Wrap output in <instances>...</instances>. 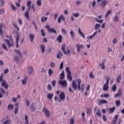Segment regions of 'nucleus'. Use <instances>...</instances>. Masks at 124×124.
Segmentation results:
<instances>
[{"mask_svg":"<svg viewBox=\"0 0 124 124\" xmlns=\"http://www.w3.org/2000/svg\"><path fill=\"white\" fill-rule=\"evenodd\" d=\"M76 82H77L78 88V90H80L81 92H84L85 90V86L83 84H82L81 86V83L82 82V80L80 78L76 79V80H73L72 81V86L75 90L77 89V85L76 84Z\"/></svg>","mask_w":124,"mask_h":124,"instance_id":"obj_1","label":"nucleus"},{"mask_svg":"<svg viewBox=\"0 0 124 124\" xmlns=\"http://www.w3.org/2000/svg\"><path fill=\"white\" fill-rule=\"evenodd\" d=\"M0 82H1V85L4 88L8 89L9 85L7 84V82H6L5 80L3 79L2 75L0 76Z\"/></svg>","mask_w":124,"mask_h":124,"instance_id":"obj_2","label":"nucleus"},{"mask_svg":"<svg viewBox=\"0 0 124 124\" xmlns=\"http://www.w3.org/2000/svg\"><path fill=\"white\" fill-rule=\"evenodd\" d=\"M110 80V77H108L107 78L106 83L104 84L103 90L104 91H108L109 89V82Z\"/></svg>","mask_w":124,"mask_h":124,"instance_id":"obj_3","label":"nucleus"},{"mask_svg":"<svg viewBox=\"0 0 124 124\" xmlns=\"http://www.w3.org/2000/svg\"><path fill=\"white\" fill-rule=\"evenodd\" d=\"M46 28L47 29L48 32H54L55 34H57V31L54 29V28H50V26L49 25H46Z\"/></svg>","mask_w":124,"mask_h":124,"instance_id":"obj_4","label":"nucleus"},{"mask_svg":"<svg viewBox=\"0 0 124 124\" xmlns=\"http://www.w3.org/2000/svg\"><path fill=\"white\" fill-rule=\"evenodd\" d=\"M66 70L67 72V78L68 79H69L70 80V81H72V76H71V72L70 71V69L69 68V67H66Z\"/></svg>","mask_w":124,"mask_h":124,"instance_id":"obj_5","label":"nucleus"},{"mask_svg":"<svg viewBox=\"0 0 124 124\" xmlns=\"http://www.w3.org/2000/svg\"><path fill=\"white\" fill-rule=\"evenodd\" d=\"M43 112H44L46 117H50V111H49V109L48 108H46L45 107H43L42 108Z\"/></svg>","mask_w":124,"mask_h":124,"instance_id":"obj_6","label":"nucleus"},{"mask_svg":"<svg viewBox=\"0 0 124 124\" xmlns=\"http://www.w3.org/2000/svg\"><path fill=\"white\" fill-rule=\"evenodd\" d=\"M29 79V77L26 75L24 76L23 79L21 80V83L22 85H27L28 83V80Z\"/></svg>","mask_w":124,"mask_h":124,"instance_id":"obj_7","label":"nucleus"},{"mask_svg":"<svg viewBox=\"0 0 124 124\" xmlns=\"http://www.w3.org/2000/svg\"><path fill=\"white\" fill-rule=\"evenodd\" d=\"M20 40V34L17 32L16 36V48H19L18 43Z\"/></svg>","mask_w":124,"mask_h":124,"instance_id":"obj_8","label":"nucleus"},{"mask_svg":"<svg viewBox=\"0 0 124 124\" xmlns=\"http://www.w3.org/2000/svg\"><path fill=\"white\" fill-rule=\"evenodd\" d=\"M59 83L63 87H66V86H67V82L66 80H60Z\"/></svg>","mask_w":124,"mask_h":124,"instance_id":"obj_9","label":"nucleus"},{"mask_svg":"<svg viewBox=\"0 0 124 124\" xmlns=\"http://www.w3.org/2000/svg\"><path fill=\"white\" fill-rule=\"evenodd\" d=\"M76 48L78 52L79 53L81 51V49L84 48V46L83 45V44H77Z\"/></svg>","mask_w":124,"mask_h":124,"instance_id":"obj_10","label":"nucleus"},{"mask_svg":"<svg viewBox=\"0 0 124 124\" xmlns=\"http://www.w3.org/2000/svg\"><path fill=\"white\" fill-rule=\"evenodd\" d=\"M105 62H106L105 59H103L102 62L99 63V65L101 66L102 69H106Z\"/></svg>","mask_w":124,"mask_h":124,"instance_id":"obj_11","label":"nucleus"},{"mask_svg":"<svg viewBox=\"0 0 124 124\" xmlns=\"http://www.w3.org/2000/svg\"><path fill=\"white\" fill-rule=\"evenodd\" d=\"M62 20L64 21H65V17L63 16L62 14L59 16V17L58 18V22L60 23H62Z\"/></svg>","mask_w":124,"mask_h":124,"instance_id":"obj_12","label":"nucleus"},{"mask_svg":"<svg viewBox=\"0 0 124 124\" xmlns=\"http://www.w3.org/2000/svg\"><path fill=\"white\" fill-rule=\"evenodd\" d=\"M5 41L7 43L8 46L10 48V47L14 46V42H10L8 39H5Z\"/></svg>","mask_w":124,"mask_h":124,"instance_id":"obj_13","label":"nucleus"},{"mask_svg":"<svg viewBox=\"0 0 124 124\" xmlns=\"http://www.w3.org/2000/svg\"><path fill=\"white\" fill-rule=\"evenodd\" d=\"M33 71H34V69L33 66L31 65L28 67V69L27 70L28 73H29V74H31L32 73H33Z\"/></svg>","mask_w":124,"mask_h":124,"instance_id":"obj_14","label":"nucleus"},{"mask_svg":"<svg viewBox=\"0 0 124 124\" xmlns=\"http://www.w3.org/2000/svg\"><path fill=\"white\" fill-rule=\"evenodd\" d=\"M60 98L62 100H64L65 98V93L64 92H61L60 94Z\"/></svg>","mask_w":124,"mask_h":124,"instance_id":"obj_15","label":"nucleus"},{"mask_svg":"<svg viewBox=\"0 0 124 124\" xmlns=\"http://www.w3.org/2000/svg\"><path fill=\"white\" fill-rule=\"evenodd\" d=\"M122 94V91L121 89H119L118 91H117V93H115V95H114L115 97H117L118 96H120Z\"/></svg>","mask_w":124,"mask_h":124,"instance_id":"obj_16","label":"nucleus"},{"mask_svg":"<svg viewBox=\"0 0 124 124\" xmlns=\"http://www.w3.org/2000/svg\"><path fill=\"white\" fill-rule=\"evenodd\" d=\"M5 29V27L4 25H3V24H0V34H1V35H2L3 34L2 30Z\"/></svg>","mask_w":124,"mask_h":124,"instance_id":"obj_17","label":"nucleus"},{"mask_svg":"<svg viewBox=\"0 0 124 124\" xmlns=\"http://www.w3.org/2000/svg\"><path fill=\"white\" fill-rule=\"evenodd\" d=\"M35 38V35L33 33H30L29 34V39L31 42H33V40Z\"/></svg>","mask_w":124,"mask_h":124,"instance_id":"obj_18","label":"nucleus"},{"mask_svg":"<svg viewBox=\"0 0 124 124\" xmlns=\"http://www.w3.org/2000/svg\"><path fill=\"white\" fill-rule=\"evenodd\" d=\"M24 16L25 17H26L27 20H30L29 11L28 9H27V10L26 11Z\"/></svg>","mask_w":124,"mask_h":124,"instance_id":"obj_19","label":"nucleus"},{"mask_svg":"<svg viewBox=\"0 0 124 124\" xmlns=\"http://www.w3.org/2000/svg\"><path fill=\"white\" fill-rule=\"evenodd\" d=\"M54 96V93H47V97L51 100Z\"/></svg>","mask_w":124,"mask_h":124,"instance_id":"obj_20","label":"nucleus"},{"mask_svg":"<svg viewBox=\"0 0 124 124\" xmlns=\"http://www.w3.org/2000/svg\"><path fill=\"white\" fill-rule=\"evenodd\" d=\"M40 49H41L42 53H45L46 49V46L44 45V44H41L40 45Z\"/></svg>","mask_w":124,"mask_h":124,"instance_id":"obj_21","label":"nucleus"},{"mask_svg":"<svg viewBox=\"0 0 124 124\" xmlns=\"http://www.w3.org/2000/svg\"><path fill=\"white\" fill-rule=\"evenodd\" d=\"M97 31H94V32H93V34H91V35H89V36H87V38H88V39H93V37H94V36H95L97 34Z\"/></svg>","mask_w":124,"mask_h":124,"instance_id":"obj_22","label":"nucleus"},{"mask_svg":"<svg viewBox=\"0 0 124 124\" xmlns=\"http://www.w3.org/2000/svg\"><path fill=\"white\" fill-rule=\"evenodd\" d=\"M94 110L97 111L96 114L97 115L98 117H101V112L100 109H98V108L96 107V108H94Z\"/></svg>","mask_w":124,"mask_h":124,"instance_id":"obj_23","label":"nucleus"},{"mask_svg":"<svg viewBox=\"0 0 124 124\" xmlns=\"http://www.w3.org/2000/svg\"><path fill=\"white\" fill-rule=\"evenodd\" d=\"M54 70L52 68H48V74L49 76H52L54 74Z\"/></svg>","mask_w":124,"mask_h":124,"instance_id":"obj_24","label":"nucleus"},{"mask_svg":"<svg viewBox=\"0 0 124 124\" xmlns=\"http://www.w3.org/2000/svg\"><path fill=\"white\" fill-rule=\"evenodd\" d=\"M107 3H108V2H107V0H103L102 1V2L101 3V6L103 8H104L106 6Z\"/></svg>","mask_w":124,"mask_h":124,"instance_id":"obj_25","label":"nucleus"},{"mask_svg":"<svg viewBox=\"0 0 124 124\" xmlns=\"http://www.w3.org/2000/svg\"><path fill=\"white\" fill-rule=\"evenodd\" d=\"M122 74H119L118 75V76H117V78L116 79V81L117 82V83H120V82H121V80H122Z\"/></svg>","mask_w":124,"mask_h":124,"instance_id":"obj_26","label":"nucleus"},{"mask_svg":"<svg viewBox=\"0 0 124 124\" xmlns=\"http://www.w3.org/2000/svg\"><path fill=\"white\" fill-rule=\"evenodd\" d=\"M57 40L58 42L62 43V34H59L58 37H57Z\"/></svg>","mask_w":124,"mask_h":124,"instance_id":"obj_27","label":"nucleus"},{"mask_svg":"<svg viewBox=\"0 0 124 124\" xmlns=\"http://www.w3.org/2000/svg\"><path fill=\"white\" fill-rule=\"evenodd\" d=\"M15 107L14 105H12V104H9V105L7 106V109L8 110H12V109H14Z\"/></svg>","mask_w":124,"mask_h":124,"instance_id":"obj_28","label":"nucleus"},{"mask_svg":"<svg viewBox=\"0 0 124 124\" xmlns=\"http://www.w3.org/2000/svg\"><path fill=\"white\" fill-rule=\"evenodd\" d=\"M64 77H65L64 71V70H62L60 74V79L61 80H62L64 79Z\"/></svg>","mask_w":124,"mask_h":124,"instance_id":"obj_29","label":"nucleus"},{"mask_svg":"<svg viewBox=\"0 0 124 124\" xmlns=\"http://www.w3.org/2000/svg\"><path fill=\"white\" fill-rule=\"evenodd\" d=\"M70 34L71 35V36L72 38H74L75 37V33L74 32V31L73 30H71L70 31Z\"/></svg>","mask_w":124,"mask_h":124,"instance_id":"obj_30","label":"nucleus"},{"mask_svg":"<svg viewBox=\"0 0 124 124\" xmlns=\"http://www.w3.org/2000/svg\"><path fill=\"white\" fill-rule=\"evenodd\" d=\"M30 109L32 112H34L35 111V107L34 104H32L30 107Z\"/></svg>","mask_w":124,"mask_h":124,"instance_id":"obj_31","label":"nucleus"},{"mask_svg":"<svg viewBox=\"0 0 124 124\" xmlns=\"http://www.w3.org/2000/svg\"><path fill=\"white\" fill-rule=\"evenodd\" d=\"M111 13H112V10H111L110 9L108 10L107 11V13L105 15L106 18H108V16H109L110 14H111Z\"/></svg>","mask_w":124,"mask_h":124,"instance_id":"obj_32","label":"nucleus"},{"mask_svg":"<svg viewBox=\"0 0 124 124\" xmlns=\"http://www.w3.org/2000/svg\"><path fill=\"white\" fill-rule=\"evenodd\" d=\"M86 111L87 115L89 116V115H91L92 113V108H87Z\"/></svg>","mask_w":124,"mask_h":124,"instance_id":"obj_33","label":"nucleus"},{"mask_svg":"<svg viewBox=\"0 0 124 124\" xmlns=\"http://www.w3.org/2000/svg\"><path fill=\"white\" fill-rule=\"evenodd\" d=\"M113 21H114V22H119V16H118V15H116L115 16H114V17H113Z\"/></svg>","mask_w":124,"mask_h":124,"instance_id":"obj_34","label":"nucleus"},{"mask_svg":"<svg viewBox=\"0 0 124 124\" xmlns=\"http://www.w3.org/2000/svg\"><path fill=\"white\" fill-rule=\"evenodd\" d=\"M62 52H61V51H59L57 56V59H61V58H62Z\"/></svg>","mask_w":124,"mask_h":124,"instance_id":"obj_35","label":"nucleus"},{"mask_svg":"<svg viewBox=\"0 0 124 124\" xmlns=\"http://www.w3.org/2000/svg\"><path fill=\"white\" fill-rule=\"evenodd\" d=\"M48 19V17H41V21L42 23H44L45 22H46Z\"/></svg>","mask_w":124,"mask_h":124,"instance_id":"obj_36","label":"nucleus"},{"mask_svg":"<svg viewBox=\"0 0 124 124\" xmlns=\"http://www.w3.org/2000/svg\"><path fill=\"white\" fill-rule=\"evenodd\" d=\"M2 48L4 49V50L8 51V49L7 48V45L5 44V43H2Z\"/></svg>","mask_w":124,"mask_h":124,"instance_id":"obj_37","label":"nucleus"},{"mask_svg":"<svg viewBox=\"0 0 124 124\" xmlns=\"http://www.w3.org/2000/svg\"><path fill=\"white\" fill-rule=\"evenodd\" d=\"M78 31V33H79V34H80V35H81L82 37L85 38V35L84 34H83V32H82V31H81V29H80V28H79Z\"/></svg>","mask_w":124,"mask_h":124,"instance_id":"obj_38","label":"nucleus"},{"mask_svg":"<svg viewBox=\"0 0 124 124\" xmlns=\"http://www.w3.org/2000/svg\"><path fill=\"white\" fill-rule=\"evenodd\" d=\"M111 89L113 92H116L117 91V86L116 84H114L111 88Z\"/></svg>","mask_w":124,"mask_h":124,"instance_id":"obj_39","label":"nucleus"},{"mask_svg":"<svg viewBox=\"0 0 124 124\" xmlns=\"http://www.w3.org/2000/svg\"><path fill=\"white\" fill-rule=\"evenodd\" d=\"M36 3H37V5H38V6H41L42 4V0H37L36 1Z\"/></svg>","mask_w":124,"mask_h":124,"instance_id":"obj_40","label":"nucleus"},{"mask_svg":"<svg viewBox=\"0 0 124 124\" xmlns=\"http://www.w3.org/2000/svg\"><path fill=\"white\" fill-rule=\"evenodd\" d=\"M95 19L96 22H97V23H100V24H102V23H103V22L104 21L103 19L99 20V19H98V18H95Z\"/></svg>","mask_w":124,"mask_h":124,"instance_id":"obj_41","label":"nucleus"},{"mask_svg":"<svg viewBox=\"0 0 124 124\" xmlns=\"http://www.w3.org/2000/svg\"><path fill=\"white\" fill-rule=\"evenodd\" d=\"M11 119H8L7 120H6V121H4L2 124H11Z\"/></svg>","mask_w":124,"mask_h":124,"instance_id":"obj_42","label":"nucleus"},{"mask_svg":"<svg viewBox=\"0 0 124 124\" xmlns=\"http://www.w3.org/2000/svg\"><path fill=\"white\" fill-rule=\"evenodd\" d=\"M100 26H101L100 24H96L95 25V28H94V29L95 30V31H96L97 30H98V29L100 28Z\"/></svg>","mask_w":124,"mask_h":124,"instance_id":"obj_43","label":"nucleus"},{"mask_svg":"<svg viewBox=\"0 0 124 124\" xmlns=\"http://www.w3.org/2000/svg\"><path fill=\"white\" fill-rule=\"evenodd\" d=\"M99 103H100V104H102V103H108V101L106 99H101L99 101Z\"/></svg>","mask_w":124,"mask_h":124,"instance_id":"obj_44","label":"nucleus"},{"mask_svg":"<svg viewBox=\"0 0 124 124\" xmlns=\"http://www.w3.org/2000/svg\"><path fill=\"white\" fill-rule=\"evenodd\" d=\"M65 47H66V45L65 44H63L62 45V50L64 54H66Z\"/></svg>","mask_w":124,"mask_h":124,"instance_id":"obj_45","label":"nucleus"},{"mask_svg":"<svg viewBox=\"0 0 124 124\" xmlns=\"http://www.w3.org/2000/svg\"><path fill=\"white\" fill-rule=\"evenodd\" d=\"M109 113L110 114H112V113H113V112H114L115 110V108H109Z\"/></svg>","mask_w":124,"mask_h":124,"instance_id":"obj_46","label":"nucleus"},{"mask_svg":"<svg viewBox=\"0 0 124 124\" xmlns=\"http://www.w3.org/2000/svg\"><path fill=\"white\" fill-rule=\"evenodd\" d=\"M50 67H51L52 68H53L54 67H55V66H56L55 62H50Z\"/></svg>","mask_w":124,"mask_h":124,"instance_id":"obj_47","label":"nucleus"},{"mask_svg":"<svg viewBox=\"0 0 124 124\" xmlns=\"http://www.w3.org/2000/svg\"><path fill=\"white\" fill-rule=\"evenodd\" d=\"M25 124H29V118L28 115H25ZM31 124V123H30Z\"/></svg>","mask_w":124,"mask_h":124,"instance_id":"obj_48","label":"nucleus"},{"mask_svg":"<svg viewBox=\"0 0 124 124\" xmlns=\"http://www.w3.org/2000/svg\"><path fill=\"white\" fill-rule=\"evenodd\" d=\"M15 51L19 55L20 57H21V56H22V54L21 53L20 50L16 49L15 50Z\"/></svg>","mask_w":124,"mask_h":124,"instance_id":"obj_49","label":"nucleus"},{"mask_svg":"<svg viewBox=\"0 0 124 124\" xmlns=\"http://www.w3.org/2000/svg\"><path fill=\"white\" fill-rule=\"evenodd\" d=\"M63 62H62L60 64L59 68L60 69H62L63 68Z\"/></svg>","mask_w":124,"mask_h":124,"instance_id":"obj_50","label":"nucleus"},{"mask_svg":"<svg viewBox=\"0 0 124 124\" xmlns=\"http://www.w3.org/2000/svg\"><path fill=\"white\" fill-rule=\"evenodd\" d=\"M17 20L18 21V23H19V25H23V21L22 19H21L20 18H18L17 19Z\"/></svg>","mask_w":124,"mask_h":124,"instance_id":"obj_51","label":"nucleus"},{"mask_svg":"<svg viewBox=\"0 0 124 124\" xmlns=\"http://www.w3.org/2000/svg\"><path fill=\"white\" fill-rule=\"evenodd\" d=\"M89 77H90V78H94V76L93 72H92V71H91V72L90 73Z\"/></svg>","mask_w":124,"mask_h":124,"instance_id":"obj_52","label":"nucleus"},{"mask_svg":"<svg viewBox=\"0 0 124 124\" xmlns=\"http://www.w3.org/2000/svg\"><path fill=\"white\" fill-rule=\"evenodd\" d=\"M0 90L1 92L2 93H3V94H5L6 92L3 88H0Z\"/></svg>","mask_w":124,"mask_h":124,"instance_id":"obj_53","label":"nucleus"},{"mask_svg":"<svg viewBox=\"0 0 124 124\" xmlns=\"http://www.w3.org/2000/svg\"><path fill=\"white\" fill-rule=\"evenodd\" d=\"M73 16H74V17H79V16H80V13H79V12H78L77 13H74L73 14Z\"/></svg>","mask_w":124,"mask_h":124,"instance_id":"obj_54","label":"nucleus"},{"mask_svg":"<svg viewBox=\"0 0 124 124\" xmlns=\"http://www.w3.org/2000/svg\"><path fill=\"white\" fill-rule=\"evenodd\" d=\"M10 4H11V8L13 10H16V6L14 4H13V3H11Z\"/></svg>","mask_w":124,"mask_h":124,"instance_id":"obj_55","label":"nucleus"},{"mask_svg":"<svg viewBox=\"0 0 124 124\" xmlns=\"http://www.w3.org/2000/svg\"><path fill=\"white\" fill-rule=\"evenodd\" d=\"M74 123H75V119L74 118H73V117H72L70 119V124H74Z\"/></svg>","mask_w":124,"mask_h":124,"instance_id":"obj_56","label":"nucleus"},{"mask_svg":"<svg viewBox=\"0 0 124 124\" xmlns=\"http://www.w3.org/2000/svg\"><path fill=\"white\" fill-rule=\"evenodd\" d=\"M51 84L52 86H53V87H55L56 84V80H53L52 81H51Z\"/></svg>","mask_w":124,"mask_h":124,"instance_id":"obj_57","label":"nucleus"},{"mask_svg":"<svg viewBox=\"0 0 124 124\" xmlns=\"http://www.w3.org/2000/svg\"><path fill=\"white\" fill-rule=\"evenodd\" d=\"M47 89H48V90H49V91H51L52 90V86H51V84H48L47 85Z\"/></svg>","mask_w":124,"mask_h":124,"instance_id":"obj_58","label":"nucleus"},{"mask_svg":"<svg viewBox=\"0 0 124 124\" xmlns=\"http://www.w3.org/2000/svg\"><path fill=\"white\" fill-rule=\"evenodd\" d=\"M70 50L68 48L66 49V54L69 56V55H70Z\"/></svg>","mask_w":124,"mask_h":124,"instance_id":"obj_59","label":"nucleus"},{"mask_svg":"<svg viewBox=\"0 0 124 124\" xmlns=\"http://www.w3.org/2000/svg\"><path fill=\"white\" fill-rule=\"evenodd\" d=\"M115 103H116V105H117V106H119V105H120V104H121V101H120V100H117L115 101Z\"/></svg>","mask_w":124,"mask_h":124,"instance_id":"obj_60","label":"nucleus"},{"mask_svg":"<svg viewBox=\"0 0 124 124\" xmlns=\"http://www.w3.org/2000/svg\"><path fill=\"white\" fill-rule=\"evenodd\" d=\"M5 1L3 0H0V6H2L4 5Z\"/></svg>","mask_w":124,"mask_h":124,"instance_id":"obj_61","label":"nucleus"},{"mask_svg":"<svg viewBox=\"0 0 124 124\" xmlns=\"http://www.w3.org/2000/svg\"><path fill=\"white\" fill-rule=\"evenodd\" d=\"M61 31L62 33H64V34H66L67 31L65 30V29L62 28Z\"/></svg>","mask_w":124,"mask_h":124,"instance_id":"obj_62","label":"nucleus"},{"mask_svg":"<svg viewBox=\"0 0 124 124\" xmlns=\"http://www.w3.org/2000/svg\"><path fill=\"white\" fill-rule=\"evenodd\" d=\"M32 1L31 0H28L27 1V6H30V5H31Z\"/></svg>","mask_w":124,"mask_h":124,"instance_id":"obj_63","label":"nucleus"},{"mask_svg":"<svg viewBox=\"0 0 124 124\" xmlns=\"http://www.w3.org/2000/svg\"><path fill=\"white\" fill-rule=\"evenodd\" d=\"M12 100L13 102H16V101L17 100V98H16V97H15L14 96H13L12 97Z\"/></svg>","mask_w":124,"mask_h":124,"instance_id":"obj_64","label":"nucleus"}]
</instances>
